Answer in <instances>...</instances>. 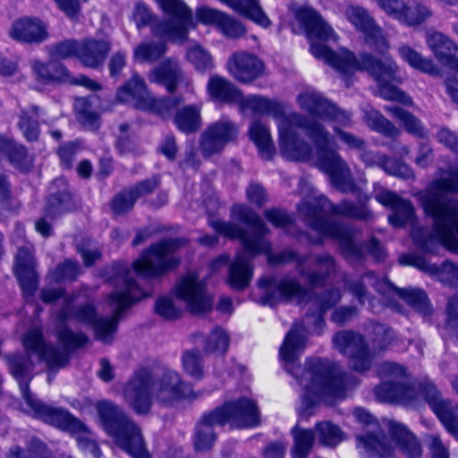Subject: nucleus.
<instances>
[{"instance_id":"obj_8","label":"nucleus","mask_w":458,"mask_h":458,"mask_svg":"<svg viewBox=\"0 0 458 458\" xmlns=\"http://www.w3.org/2000/svg\"><path fill=\"white\" fill-rule=\"evenodd\" d=\"M307 339L308 333L305 327L296 324L286 334L279 350V355L285 362V369L294 377L303 390L301 404L299 408L300 422L308 420L315 412V361L312 357H310L303 366H294L295 360L306 348Z\"/></svg>"},{"instance_id":"obj_46","label":"nucleus","mask_w":458,"mask_h":458,"mask_svg":"<svg viewBox=\"0 0 458 458\" xmlns=\"http://www.w3.org/2000/svg\"><path fill=\"white\" fill-rule=\"evenodd\" d=\"M208 127L225 147L234 142L239 135L238 124L225 116L210 123Z\"/></svg>"},{"instance_id":"obj_64","label":"nucleus","mask_w":458,"mask_h":458,"mask_svg":"<svg viewBox=\"0 0 458 458\" xmlns=\"http://www.w3.org/2000/svg\"><path fill=\"white\" fill-rule=\"evenodd\" d=\"M136 202L130 190L123 191L117 194L112 201V210L116 215H123L128 212Z\"/></svg>"},{"instance_id":"obj_19","label":"nucleus","mask_w":458,"mask_h":458,"mask_svg":"<svg viewBox=\"0 0 458 458\" xmlns=\"http://www.w3.org/2000/svg\"><path fill=\"white\" fill-rule=\"evenodd\" d=\"M344 16L357 30L364 35L367 43L377 52L384 54L389 49L390 45L383 30L366 9L359 5H350L346 8Z\"/></svg>"},{"instance_id":"obj_56","label":"nucleus","mask_w":458,"mask_h":458,"mask_svg":"<svg viewBox=\"0 0 458 458\" xmlns=\"http://www.w3.org/2000/svg\"><path fill=\"white\" fill-rule=\"evenodd\" d=\"M431 10L421 4L407 5L406 10L403 16L405 21H401V23L406 26H418L431 17Z\"/></svg>"},{"instance_id":"obj_3","label":"nucleus","mask_w":458,"mask_h":458,"mask_svg":"<svg viewBox=\"0 0 458 458\" xmlns=\"http://www.w3.org/2000/svg\"><path fill=\"white\" fill-rule=\"evenodd\" d=\"M316 24L317 58L322 59L343 74L365 70L377 82L378 95L381 98L403 105L412 104L411 98L394 85L401 83L402 78L398 75L399 67L393 59L386 58L385 61H378L369 54H363L358 60L346 48L335 50L327 44H320L318 41L335 42L337 36L332 27L318 13Z\"/></svg>"},{"instance_id":"obj_16","label":"nucleus","mask_w":458,"mask_h":458,"mask_svg":"<svg viewBox=\"0 0 458 458\" xmlns=\"http://www.w3.org/2000/svg\"><path fill=\"white\" fill-rule=\"evenodd\" d=\"M378 374L386 379L376 388V394L381 401L405 404L412 402L415 390L403 382L405 370L402 366L390 361L383 362L379 366Z\"/></svg>"},{"instance_id":"obj_36","label":"nucleus","mask_w":458,"mask_h":458,"mask_svg":"<svg viewBox=\"0 0 458 458\" xmlns=\"http://www.w3.org/2000/svg\"><path fill=\"white\" fill-rule=\"evenodd\" d=\"M250 140L255 143L263 159L270 160L276 151L270 131L260 120H253L249 128Z\"/></svg>"},{"instance_id":"obj_35","label":"nucleus","mask_w":458,"mask_h":458,"mask_svg":"<svg viewBox=\"0 0 458 458\" xmlns=\"http://www.w3.org/2000/svg\"><path fill=\"white\" fill-rule=\"evenodd\" d=\"M195 342L200 344L207 353L224 355L229 347L230 337L222 327H216L210 333L204 335L201 333L194 335Z\"/></svg>"},{"instance_id":"obj_44","label":"nucleus","mask_w":458,"mask_h":458,"mask_svg":"<svg viewBox=\"0 0 458 458\" xmlns=\"http://www.w3.org/2000/svg\"><path fill=\"white\" fill-rule=\"evenodd\" d=\"M363 112L368 125L374 131L391 138L399 135L400 131L373 107L368 106Z\"/></svg>"},{"instance_id":"obj_14","label":"nucleus","mask_w":458,"mask_h":458,"mask_svg":"<svg viewBox=\"0 0 458 458\" xmlns=\"http://www.w3.org/2000/svg\"><path fill=\"white\" fill-rule=\"evenodd\" d=\"M169 16L167 21L152 26L154 36L174 42H183L188 28L192 25L191 10L181 0H156Z\"/></svg>"},{"instance_id":"obj_40","label":"nucleus","mask_w":458,"mask_h":458,"mask_svg":"<svg viewBox=\"0 0 458 458\" xmlns=\"http://www.w3.org/2000/svg\"><path fill=\"white\" fill-rule=\"evenodd\" d=\"M360 157L363 162L369 165L380 164L382 168L389 174L402 178L412 177L411 169L403 163L395 161L394 159L383 158L372 152H364L361 154Z\"/></svg>"},{"instance_id":"obj_9","label":"nucleus","mask_w":458,"mask_h":458,"mask_svg":"<svg viewBox=\"0 0 458 458\" xmlns=\"http://www.w3.org/2000/svg\"><path fill=\"white\" fill-rule=\"evenodd\" d=\"M97 411L105 430L132 458H150L140 428L124 411L110 401H100Z\"/></svg>"},{"instance_id":"obj_2","label":"nucleus","mask_w":458,"mask_h":458,"mask_svg":"<svg viewBox=\"0 0 458 458\" xmlns=\"http://www.w3.org/2000/svg\"><path fill=\"white\" fill-rule=\"evenodd\" d=\"M458 192V168L439 171L438 178L418 192V199L424 213L432 218L431 231L415 226L411 231L414 244L431 252L438 244L458 253V200L448 199L447 193Z\"/></svg>"},{"instance_id":"obj_22","label":"nucleus","mask_w":458,"mask_h":458,"mask_svg":"<svg viewBox=\"0 0 458 458\" xmlns=\"http://www.w3.org/2000/svg\"><path fill=\"white\" fill-rule=\"evenodd\" d=\"M350 378L335 366L323 368L317 361V400L323 395L341 398L346 387L350 386Z\"/></svg>"},{"instance_id":"obj_28","label":"nucleus","mask_w":458,"mask_h":458,"mask_svg":"<svg viewBox=\"0 0 458 458\" xmlns=\"http://www.w3.org/2000/svg\"><path fill=\"white\" fill-rule=\"evenodd\" d=\"M230 74L242 83H250L264 72V64L256 55L239 52L233 54L227 63Z\"/></svg>"},{"instance_id":"obj_17","label":"nucleus","mask_w":458,"mask_h":458,"mask_svg":"<svg viewBox=\"0 0 458 458\" xmlns=\"http://www.w3.org/2000/svg\"><path fill=\"white\" fill-rule=\"evenodd\" d=\"M116 98L122 103H134L139 108H144L149 105L162 116L168 114L178 104L171 98L151 99L143 79L137 75L119 89Z\"/></svg>"},{"instance_id":"obj_49","label":"nucleus","mask_w":458,"mask_h":458,"mask_svg":"<svg viewBox=\"0 0 458 458\" xmlns=\"http://www.w3.org/2000/svg\"><path fill=\"white\" fill-rule=\"evenodd\" d=\"M75 110L79 123L88 130L95 131L100 125L99 115L91 110L89 103L84 98L75 101Z\"/></svg>"},{"instance_id":"obj_21","label":"nucleus","mask_w":458,"mask_h":458,"mask_svg":"<svg viewBox=\"0 0 458 458\" xmlns=\"http://www.w3.org/2000/svg\"><path fill=\"white\" fill-rule=\"evenodd\" d=\"M335 347L352 360L357 371H364L371 366L372 359L360 335L353 332H339L334 337Z\"/></svg>"},{"instance_id":"obj_47","label":"nucleus","mask_w":458,"mask_h":458,"mask_svg":"<svg viewBox=\"0 0 458 458\" xmlns=\"http://www.w3.org/2000/svg\"><path fill=\"white\" fill-rule=\"evenodd\" d=\"M343 432L340 428L330 421L317 424V442L324 446H335L343 441Z\"/></svg>"},{"instance_id":"obj_58","label":"nucleus","mask_w":458,"mask_h":458,"mask_svg":"<svg viewBox=\"0 0 458 458\" xmlns=\"http://www.w3.org/2000/svg\"><path fill=\"white\" fill-rule=\"evenodd\" d=\"M46 454V445L38 440H32L27 451L19 446L11 448L7 458H44Z\"/></svg>"},{"instance_id":"obj_39","label":"nucleus","mask_w":458,"mask_h":458,"mask_svg":"<svg viewBox=\"0 0 458 458\" xmlns=\"http://www.w3.org/2000/svg\"><path fill=\"white\" fill-rule=\"evenodd\" d=\"M397 53L403 62L417 71L428 74H435L437 72V68L431 59L424 57L409 45L400 46Z\"/></svg>"},{"instance_id":"obj_7","label":"nucleus","mask_w":458,"mask_h":458,"mask_svg":"<svg viewBox=\"0 0 458 458\" xmlns=\"http://www.w3.org/2000/svg\"><path fill=\"white\" fill-rule=\"evenodd\" d=\"M122 281L123 285L116 288L108 299V303L114 309L110 317L98 316L96 307L91 302L72 310L69 306L71 301H67V303L59 311L57 319L60 323L74 319L82 325L89 326L94 330L97 340L104 344H110L116 333L123 312L146 296L141 288L130 276L129 272L122 275Z\"/></svg>"},{"instance_id":"obj_63","label":"nucleus","mask_w":458,"mask_h":458,"mask_svg":"<svg viewBox=\"0 0 458 458\" xmlns=\"http://www.w3.org/2000/svg\"><path fill=\"white\" fill-rule=\"evenodd\" d=\"M218 28L224 35L232 38H237L245 34L243 25L225 13Z\"/></svg>"},{"instance_id":"obj_42","label":"nucleus","mask_w":458,"mask_h":458,"mask_svg":"<svg viewBox=\"0 0 458 458\" xmlns=\"http://www.w3.org/2000/svg\"><path fill=\"white\" fill-rule=\"evenodd\" d=\"M174 123L180 131L194 132L201 124L200 110L196 106H187L176 113Z\"/></svg>"},{"instance_id":"obj_29","label":"nucleus","mask_w":458,"mask_h":458,"mask_svg":"<svg viewBox=\"0 0 458 458\" xmlns=\"http://www.w3.org/2000/svg\"><path fill=\"white\" fill-rule=\"evenodd\" d=\"M9 35L20 42L39 44L48 38L47 25L37 17H22L13 22Z\"/></svg>"},{"instance_id":"obj_31","label":"nucleus","mask_w":458,"mask_h":458,"mask_svg":"<svg viewBox=\"0 0 458 458\" xmlns=\"http://www.w3.org/2000/svg\"><path fill=\"white\" fill-rule=\"evenodd\" d=\"M317 209L318 207H322L323 209H327L331 208V204L327 200V199L324 196H317ZM320 233H323L327 236L332 237L339 241L342 248L347 252H353L356 250V246L352 240V237L350 232L336 224H328L326 225L325 227H322L321 223L318 219V214L317 213V236Z\"/></svg>"},{"instance_id":"obj_10","label":"nucleus","mask_w":458,"mask_h":458,"mask_svg":"<svg viewBox=\"0 0 458 458\" xmlns=\"http://www.w3.org/2000/svg\"><path fill=\"white\" fill-rule=\"evenodd\" d=\"M314 284L315 274L312 271L305 273L301 270L299 279L292 276L262 278L259 283V286L263 291L260 301L269 306L283 301L296 300L302 302L308 297L309 288H312Z\"/></svg>"},{"instance_id":"obj_45","label":"nucleus","mask_w":458,"mask_h":458,"mask_svg":"<svg viewBox=\"0 0 458 458\" xmlns=\"http://www.w3.org/2000/svg\"><path fill=\"white\" fill-rule=\"evenodd\" d=\"M74 205L71 194L66 191L53 192L47 200L45 208L46 216L55 218L73 208Z\"/></svg>"},{"instance_id":"obj_18","label":"nucleus","mask_w":458,"mask_h":458,"mask_svg":"<svg viewBox=\"0 0 458 458\" xmlns=\"http://www.w3.org/2000/svg\"><path fill=\"white\" fill-rule=\"evenodd\" d=\"M217 420L223 425L229 424L233 428H252L259 424V413L254 401L240 398L225 403L214 410Z\"/></svg>"},{"instance_id":"obj_51","label":"nucleus","mask_w":458,"mask_h":458,"mask_svg":"<svg viewBox=\"0 0 458 458\" xmlns=\"http://www.w3.org/2000/svg\"><path fill=\"white\" fill-rule=\"evenodd\" d=\"M199 148L204 157H209L221 153L225 148V146L208 126L200 135Z\"/></svg>"},{"instance_id":"obj_54","label":"nucleus","mask_w":458,"mask_h":458,"mask_svg":"<svg viewBox=\"0 0 458 458\" xmlns=\"http://www.w3.org/2000/svg\"><path fill=\"white\" fill-rule=\"evenodd\" d=\"M72 433L75 435L77 445L82 452L91 454L94 458L100 457L101 452L98 445L93 434L87 429L84 424L83 428L74 430Z\"/></svg>"},{"instance_id":"obj_52","label":"nucleus","mask_w":458,"mask_h":458,"mask_svg":"<svg viewBox=\"0 0 458 458\" xmlns=\"http://www.w3.org/2000/svg\"><path fill=\"white\" fill-rule=\"evenodd\" d=\"M317 119L321 118L327 121H338L345 123L348 120L347 116L341 111L337 110L335 105L320 95L317 94Z\"/></svg>"},{"instance_id":"obj_55","label":"nucleus","mask_w":458,"mask_h":458,"mask_svg":"<svg viewBox=\"0 0 458 458\" xmlns=\"http://www.w3.org/2000/svg\"><path fill=\"white\" fill-rule=\"evenodd\" d=\"M182 366L185 372L191 377L198 380L203 377V360L199 352H185L182 356Z\"/></svg>"},{"instance_id":"obj_27","label":"nucleus","mask_w":458,"mask_h":458,"mask_svg":"<svg viewBox=\"0 0 458 458\" xmlns=\"http://www.w3.org/2000/svg\"><path fill=\"white\" fill-rule=\"evenodd\" d=\"M375 199L382 205L390 207L392 214L388 216L389 223L394 227H401L414 217V208L408 200L387 190L376 186L374 189Z\"/></svg>"},{"instance_id":"obj_1","label":"nucleus","mask_w":458,"mask_h":458,"mask_svg":"<svg viewBox=\"0 0 458 458\" xmlns=\"http://www.w3.org/2000/svg\"><path fill=\"white\" fill-rule=\"evenodd\" d=\"M26 355L12 353L4 356L9 369L18 381L21 395L33 416L43 421L72 433L83 428V423L62 408L51 407L35 398L29 389L31 379L32 362L28 357L35 354L38 360L44 361L47 368L55 369L64 368L69 361L66 350H61L44 341L42 331L32 328L26 333L22 340Z\"/></svg>"},{"instance_id":"obj_38","label":"nucleus","mask_w":458,"mask_h":458,"mask_svg":"<svg viewBox=\"0 0 458 458\" xmlns=\"http://www.w3.org/2000/svg\"><path fill=\"white\" fill-rule=\"evenodd\" d=\"M41 114L42 111L37 106H30L21 110L18 127L29 141H35L38 139V120Z\"/></svg>"},{"instance_id":"obj_13","label":"nucleus","mask_w":458,"mask_h":458,"mask_svg":"<svg viewBox=\"0 0 458 458\" xmlns=\"http://www.w3.org/2000/svg\"><path fill=\"white\" fill-rule=\"evenodd\" d=\"M182 238L166 239L150 246L133 262L135 273L145 278L160 276L177 266L178 259L173 253L183 244Z\"/></svg>"},{"instance_id":"obj_34","label":"nucleus","mask_w":458,"mask_h":458,"mask_svg":"<svg viewBox=\"0 0 458 458\" xmlns=\"http://www.w3.org/2000/svg\"><path fill=\"white\" fill-rule=\"evenodd\" d=\"M109 45L104 40H86L81 42L78 59L87 67L97 68L104 62Z\"/></svg>"},{"instance_id":"obj_48","label":"nucleus","mask_w":458,"mask_h":458,"mask_svg":"<svg viewBox=\"0 0 458 458\" xmlns=\"http://www.w3.org/2000/svg\"><path fill=\"white\" fill-rule=\"evenodd\" d=\"M186 58L194 68L200 72H206L214 67L212 56L199 44L189 47L186 53Z\"/></svg>"},{"instance_id":"obj_50","label":"nucleus","mask_w":458,"mask_h":458,"mask_svg":"<svg viewBox=\"0 0 458 458\" xmlns=\"http://www.w3.org/2000/svg\"><path fill=\"white\" fill-rule=\"evenodd\" d=\"M386 110L389 112L394 118L402 122L408 132L416 134L420 137L425 136V132L420 122L411 114L396 106H386Z\"/></svg>"},{"instance_id":"obj_26","label":"nucleus","mask_w":458,"mask_h":458,"mask_svg":"<svg viewBox=\"0 0 458 458\" xmlns=\"http://www.w3.org/2000/svg\"><path fill=\"white\" fill-rule=\"evenodd\" d=\"M400 263L415 267L445 284L458 286V267L454 263L446 261L438 267L429 263L425 258L414 254L402 256Z\"/></svg>"},{"instance_id":"obj_24","label":"nucleus","mask_w":458,"mask_h":458,"mask_svg":"<svg viewBox=\"0 0 458 458\" xmlns=\"http://www.w3.org/2000/svg\"><path fill=\"white\" fill-rule=\"evenodd\" d=\"M150 82L164 86L168 92H174L180 84L191 86V80L183 72L179 62L173 58L163 60L148 75Z\"/></svg>"},{"instance_id":"obj_12","label":"nucleus","mask_w":458,"mask_h":458,"mask_svg":"<svg viewBox=\"0 0 458 458\" xmlns=\"http://www.w3.org/2000/svg\"><path fill=\"white\" fill-rule=\"evenodd\" d=\"M317 165L330 178L332 183L344 192L353 191L355 186L351 171L335 153V143L328 134L317 124Z\"/></svg>"},{"instance_id":"obj_6","label":"nucleus","mask_w":458,"mask_h":458,"mask_svg":"<svg viewBox=\"0 0 458 458\" xmlns=\"http://www.w3.org/2000/svg\"><path fill=\"white\" fill-rule=\"evenodd\" d=\"M239 106L242 110L250 109L256 114L272 115L277 121L280 151L285 158L301 162L310 158V147L308 142L301 141L300 136L303 133L312 141V123L304 121L296 113L285 114L283 104L258 95H242Z\"/></svg>"},{"instance_id":"obj_11","label":"nucleus","mask_w":458,"mask_h":458,"mask_svg":"<svg viewBox=\"0 0 458 458\" xmlns=\"http://www.w3.org/2000/svg\"><path fill=\"white\" fill-rule=\"evenodd\" d=\"M392 441L386 444L376 435L359 436L358 447L362 448L369 455L380 457L391 456L394 449H399L409 458H420L421 448L414 436L403 425L392 421L389 423Z\"/></svg>"},{"instance_id":"obj_43","label":"nucleus","mask_w":458,"mask_h":458,"mask_svg":"<svg viewBox=\"0 0 458 458\" xmlns=\"http://www.w3.org/2000/svg\"><path fill=\"white\" fill-rule=\"evenodd\" d=\"M294 446L293 458H308L315 439L314 430L302 428L299 425L293 428Z\"/></svg>"},{"instance_id":"obj_30","label":"nucleus","mask_w":458,"mask_h":458,"mask_svg":"<svg viewBox=\"0 0 458 458\" xmlns=\"http://www.w3.org/2000/svg\"><path fill=\"white\" fill-rule=\"evenodd\" d=\"M293 21L291 22L293 32L305 35L310 41V52L315 55V13L305 6H291Z\"/></svg>"},{"instance_id":"obj_23","label":"nucleus","mask_w":458,"mask_h":458,"mask_svg":"<svg viewBox=\"0 0 458 458\" xmlns=\"http://www.w3.org/2000/svg\"><path fill=\"white\" fill-rule=\"evenodd\" d=\"M422 394L445 429L458 439L457 409L454 410L449 401L444 400L436 386L432 384H428L423 387Z\"/></svg>"},{"instance_id":"obj_32","label":"nucleus","mask_w":458,"mask_h":458,"mask_svg":"<svg viewBox=\"0 0 458 458\" xmlns=\"http://www.w3.org/2000/svg\"><path fill=\"white\" fill-rule=\"evenodd\" d=\"M217 420L215 411L204 414L196 427L193 437L194 448L198 452L209 450L216 440V426H224Z\"/></svg>"},{"instance_id":"obj_25","label":"nucleus","mask_w":458,"mask_h":458,"mask_svg":"<svg viewBox=\"0 0 458 458\" xmlns=\"http://www.w3.org/2000/svg\"><path fill=\"white\" fill-rule=\"evenodd\" d=\"M33 251V246L27 244L19 247L15 257V274L26 298L32 297L38 287Z\"/></svg>"},{"instance_id":"obj_61","label":"nucleus","mask_w":458,"mask_h":458,"mask_svg":"<svg viewBox=\"0 0 458 458\" xmlns=\"http://www.w3.org/2000/svg\"><path fill=\"white\" fill-rule=\"evenodd\" d=\"M156 313L164 319L173 320L178 318L182 314V310L177 308L169 297H160L155 304Z\"/></svg>"},{"instance_id":"obj_33","label":"nucleus","mask_w":458,"mask_h":458,"mask_svg":"<svg viewBox=\"0 0 458 458\" xmlns=\"http://www.w3.org/2000/svg\"><path fill=\"white\" fill-rule=\"evenodd\" d=\"M207 90L212 99L228 104L239 105L242 96L233 83L216 74L209 77Z\"/></svg>"},{"instance_id":"obj_4","label":"nucleus","mask_w":458,"mask_h":458,"mask_svg":"<svg viewBox=\"0 0 458 458\" xmlns=\"http://www.w3.org/2000/svg\"><path fill=\"white\" fill-rule=\"evenodd\" d=\"M232 213L235 219L247 225L250 231L218 219H211L208 224L219 234L241 241L242 250L236 253L229 266L227 283L231 288L242 291L249 286L252 279V259L259 254H270L272 245L265 239L269 232L267 226L250 208L244 204H235Z\"/></svg>"},{"instance_id":"obj_59","label":"nucleus","mask_w":458,"mask_h":458,"mask_svg":"<svg viewBox=\"0 0 458 458\" xmlns=\"http://www.w3.org/2000/svg\"><path fill=\"white\" fill-rule=\"evenodd\" d=\"M4 154L8 157L10 163L16 168L25 170L29 167V160L26 148L13 140H11V146L8 147Z\"/></svg>"},{"instance_id":"obj_62","label":"nucleus","mask_w":458,"mask_h":458,"mask_svg":"<svg viewBox=\"0 0 458 458\" xmlns=\"http://www.w3.org/2000/svg\"><path fill=\"white\" fill-rule=\"evenodd\" d=\"M375 2L386 14L397 20L405 21L403 16L406 10L407 4L402 0H372Z\"/></svg>"},{"instance_id":"obj_57","label":"nucleus","mask_w":458,"mask_h":458,"mask_svg":"<svg viewBox=\"0 0 458 458\" xmlns=\"http://www.w3.org/2000/svg\"><path fill=\"white\" fill-rule=\"evenodd\" d=\"M80 46L81 42L72 39L58 42L51 47L49 51L50 57L52 59L78 57Z\"/></svg>"},{"instance_id":"obj_37","label":"nucleus","mask_w":458,"mask_h":458,"mask_svg":"<svg viewBox=\"0 0 458 458\" xmlns=\"http://www.w3.org/2000/svg\"><path fill=\"white\" fill-rule=\"evenodd\" d=\"M233 9L253 21L263 28H268L271 21L262 10L258 0H221Z\"/></svg>"},{"instance_id":"obj_60","label":"nucleus","mask_w":458,"mask_h":458,"mask_svg":"<svg viewBox=\"0 0 458 458\" xmlns=\"http://www.w3.org/2000/svg\"><path fill=\"white\" fill-rule=\"evenodd\" d=\"M57 337L66 348L81 347L88 342V336L85 334L74 333L64 326L59 327Z\"/></svg>"},{"instance_id":"obj_41","label":"nucleus","mask_w":458,"mask_h":458,"mask_svg":"<svg viewBox=\"0 0 458 458\" xmlns=\"http://www.w3.org/2000/svg\"><path fill=\"white\" fill-rule=\"evenodd\" d=\"M166 49L164 41L146 40L134 48L133 56L140 63H154L166 53Z\"/></svg>"},{"instance_id":"obj_15","label":"nucleus","mask_w":458,"mask_h":458,"mask_svg":"<svg viewBox=\"0 0 458 458\" xmlns=\"http://www.w3.org/2000/svg\"><path fill=\"white\" fill-rule=\"evenodd\" d=\"M426 43L435 58L454 72L445 81L446 92L458 106V45L448 36L437 30L426 33Z\"/></svg>"},{"instance_id":"obj_20","label":"nucleus","mask_w":458,"mask_h":458,"mask_svg":"<svg viewBox=\"0 0 458 458\" xmlns=\"http://www.w3.org/2000/svg\"><path fill=\"white\" fill-rule=\"evenodd\" d=\"M175 293L185 302L191 313H204L211 309L212 301L206 292L205 283L194 272H190L180 279L175 285Z\"/></svg>"},{"instance_id":"obj_53","label":"nucleus","mask_w":458,"mask_h":458,"mask_svg":"<svg viewBox=\"0 0 458 458\" xmlns=\"http://www.w3.org/2000/svg\"><path fill=\"white\" fill-rule=\"evenodd\" d=\"M399 293L402 298L419 312L423 315H428L430 313L431 308L428 297L422 290L407 289L400 290Z\"/></svg>"},{"instance_id":"obj_5","label":"nucleus","mask_w":458,"mask_h":458,"mask_svg":"<svg viewBox=\"0 0 458 458\" xmlns=\"http://www.w3.org/2000/svg\"><path fill=\"white\" fill-rule=\"evenodd\" d=\"M200 393H196L191 385L171 369H165L156 377L148 369H140L128 380L123 389L125 402L137 414L148 413L154 400L172 405L182 400L197 399Z\"/></svg>"}]
</instances>
